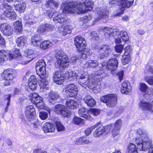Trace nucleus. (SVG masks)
<instances>
[{
	"label": "nucleus",
	"mask_w": 153,
	"mask_h": 153,
	"mask_svg": "<svg viewBox=\"0 0 153 153\" xmlns=\"http://www.w3.org/2000/svg\"><path fill=\"white\" fill-rule=\"evenodd\" d=\"M34 22L33 21H29L26 22L25 25L26 27H33Z\"/></svg>",
	"instance_id": "obj_59"
},
{
	"label": "nucleus",
	"mask_w": 153,
	"mask_h": 153,
	"mask_svg": "<svg viewBox=\"0 0 153 153\" xmlns=\"http://www.w3.org/2000/svg\"><path fill=\"white\" fill-rule=\"evenodd\" d=\"M0 30L2 33L4 35L9 36L13 33L12 27L6 23H1L0 25Z\"/></svg>",
	"instance_id": "obj_23"
},
{
	"label": "nucleus",
	"mask_w": 153,
	"mask_h": 153,
	"mask_svg": "<svg viewBox=\"0 0 153 153\" xmlns=\"http://www.w3.org/2000/svg\"><path fill=\"white\" fill-rule=\"evenodd\" d=\"M75 44L78 49V51H81L85 49L86 46L85 41L84 39L80 36H77L74 39Z\"/></svg>",
	"instance_id": "obj_19"
},
{
	"label": "nucleus",
	"mask_w": 153,
	"mask_h": 153,
	"mask_svg": "<svg viewBox=\"0 0 153 153\" xmlns=\"http://www.w3.org/2000/svg\"><path fill=\"white\" fill-rule=\"evenodd\" d=\"M99 32H104V36L106 40H108L113 36H117L115 38V42L116 44H120L122 41L126 42L128 40V36L126 31H120L116 27L111 28L109 27H101L99 28Z\"/></svg>",
	"instance_id": "obj_2"
},
{
	"label": "nucleus",
	"mask_w": 153,
	"mask_h": 153,
	"mask_svg": "<svg viewBox=\"0 0 153 153\" xmlns=\"http://www.w3.org/2000/svg\"><path fill=\"white\" fill-rule=\"evenodd\" d=\"M117 111V112L118 113V114H114V117H116L119 116L120 114L123 112V110L121 109H119Z\"/></svg>",
	"instance_id": "obj_63"
},
{
	"label": "nucleus",
	"mask_w": 153,
	"mask_h": 153,
	"mask_svg": "<svg viewBox=\"0 0 153 153\" xmlns=\"http://www.w3.org/2000/svg\"><path fill=\"white\" fill-rule=\"evenodd\" d=\"M90 36H92V39L97 40L99 39L98 35L95 31H92L90 33Z\"/></svg>",
	"instance_id": "obj_54"
},
{
	"label": "nucleus",
	"mask_w": 153,
	"mask_h": 153,
	"mask_svg": "<svg viewBox=\"0 0 153 153\" xmlns=\"http://www.w3.org/2000/svg\"><path fill=\"white\" fill-rule=\"evenodd\" d=\"M79 52L81 51V54L80 56L81 58L82 59H85L88 57L91 54V53L90 51V50L88 48L83 49L81 51H78Z\"/></svg>",
	"instance_id": "obj_40"
},
{
	"label": "nucleus",
	"mask_w": 153,
	"mask_h": 153,
	"mask_svg": "<svg viewBox=\"0 0 153 153\" xmlns=\"http://www.w3.org/2000/svg\"><path fill=\"white\" fill-rule=\"evenodd\" d=\"M2 76L4 77V79L7 81L12 80L14 77L12 72L7 70H5L4 71Z\"/></svg>",
	"instance_id": "obj_35"
},
{
	"label": "nucleus",
	"mask_w": 153,
	"mask_h": 153,
	"mask_svg": "<svg viewBox=\"0 0 153 153\" xmlns=\"http://www.w3.org/2000/svg\"><path fill=\"white\" fill-rule=\"evenodd\" d=\"M132 50V46L128 45L124 48L125 52L124 54L125 55H130Z\"/></svg>",
	"instance_id": "obj_47"
},
{
	"label": "nucleus",
	"mask_w": 153,
	"mask_h": 153,
	"mask_svg": "<svg viewBox=\"0 0 153 153\" xmlns=\"http://www.w3.org/2000/svg\"><path fill=\"white\" fill-rule=\"evenodd\" d=\"M49 100V102L53 104L59 97L58 94L56 92L51 91L48 94Z\"/></svg>",
	"instance_id": "obj_33"
},
{
	"label": "nucleus",
	"mask_w": 153,
	"mask_h": 153,
	"mask_svg": "<svg viewBox=\"0 0 153 153\" xmlns=\"http://www.w3.org/2000/svg\"><path fill=\"white\" fill-rule=\"evenodd\" d=\"M111 125H108L105 127L103 126L98 128L94 132V136L95 137H100L102 134L104 135L108 134L111 128Z\"/></svg>",
	"instance_id": "obj_15"
},
{
	"label": "nucleus",
	"mask_w": 153,
	"mask_h": 153,
	"mask_svg": "<svg viewBox=\"0 0 153 153\" xmlns=\"http://www.w3.org/2000/svg\"><path fill=\"white\" fill-rule=\"evenodd\" d=\"M45 62L43 60H40L36 63V69L37 74L41 78L46 74Z\"/></svg>",
	"instance_id": "obj_13"
},
{
	"label": "nucleus",
	"mask_w": 153,
	"mask_h": 153,
	"mask_svg": "<svg viewBox=\"0 0 153 153\" xmlns=\"http://www.w3.org/2000/svg\"><path fill=\"white\" fill-rule=\"evenodd\" d=\"M55 111L57 114H59L63 117H69L71 114L70 111L66 110L65 107L62 105L59 104L55 106Z\"/></svg>",
	"instance_id": "obj_18"
},
{
	"label": "nucleus",
	"mask_w": 153,
	"mask_h": 153,
	"mask_svg": "<svg viewBox=\"0 0 153 153\" xmlns=\"http://www.w3.org/2000/svg\"><path fill=\"white\" fill-rule=\"evenodd\" d=\"M131 135H132V137H134L132 138V141L133 140V138L140 137L141 138H143L147 137L146 132L140 128L138 129L137 130L131 131L129 134V136L130 137H132Z\"/></svg>",
	"instance_id": "obj_22"
},
{
	"label": "nucleus",
	"mask_w": 153,
	"mask_h": 153,
	"mask_svg": "<svg viewBox=\"0 0 153 153\" xmlns=\"http://www.w3.org/2000/svg\"><path fill=\"white\" fill-rule=\"evenodd\" d=\"M75 143L76 145L83 144V138L80 137L77 139L75 141Z\"/></svg>",
	"instance_id": "obj_57"
},
{
	"label": "nucleus",
	"mask_w": 153,
	"mask_h": 153,
	"mask_svg": "<svg viewBox=\"0 0 153 153\" xmlns=\"http://www.w3.org/2000/svg\"><path fill=\"white\" fill-rule=\"evenodd\" d=\"M12 8L11 7L7 4L4 5L2 9L3 13L2 15L0 16V19H5V18L4 17V16L12 20L16 19V14L13 11Z\"/></svg>",
	"instance_id": "obj_10"
},
{
	"label": "nucleus",
	"mask_w": 153,
	"mask_h": 153,
	"mask_svg": "<svg viewBox=\"0 0 153 153\" xmlns=\"http://www.w3.org/2000/svg\"><path fill=\"white\" fill-rule=\"evenodd\" d=\"M97 16L95 19V21H98L101 19L107 21L108 18L109 11L106 9H103V8H97L96 10Z\"/></svg>",
	"instance_id": "obj_14"
},
{
	"label": "nucleus",
	"mask_w": 153,
	"mask_h": 153,
	"mask_svg": "<svg viewBox=\"0 0 153 153\" xmlns=\"http://www.w3.org/2000/svg\"><path fill=\"white\" fill-rule=\"evenodd\" d=\"M40 151V153H47L46 151H40V150L39 149H35L33 151L34 153H37V152H39Z\"/></svg>",
	"instance_id": "obj_61"
},
{
	"label": "nucleus",
	"mask_w": 153,
	"mask_h": 153,
	"mask_svg": "<svg viewBox=\"0 0 153 153\" xmlns=\"http://www.w3.org/2000/svg\"><path fill=\"white\" fill-rule=\"evenodd\" d=\"M100 124V122H98L95 125L93 126L90 128L86 129L85 132V133L86 135L88 136L89 135L91 132L92 131L95 129L97 127L98 125Z\"/></svg>",
	"instance_id": "obj_45"
},
{
	"label": "nucleus",
	"mask_w": 153,
	"mask_h": 153,
	"mask_svg": "<svg viewBox=\"0 0 153 153\" xmlns=\"http://www.w3.org/2000/svg\"><path fill=\"white\" fill-rule=\"evenodd\" d=\"M117 96L114 94L106 95L100 98V100L105 103L109 107L114 106L117 104Z\"/></svg>",
	"instance_id": "obj_11"
},
{
	"label": "nucleus",
	"mask_w": 153,
	"mask_h": 153,
	"mask_svg": "<svg viewBox=\"0 0 153 153\" xmlns=\"http://www.w3.org/2000/svg\"><path fill=\"white\" fill-rule=\"evenodd\" d=\"M101 63L98 64L97 60H89L85 64L86 66L92 68L97 67L98 70L95 72L94 74H91L88 75L87 72L83 70L80 71L79 72L76 71L77 73L83 71L87 73V75L85 76L83 79H81L78 81L79 84L81 85L84 88H86L87 87L89 89L95 90H97V92L100 90V86L97 84L98 82H99L102 80L103 77V70H102L101 66L100 67Z\"/></svg>",
	"instance_id": "obj_1"
},
{
	"label": "nucleus",
	"mask_w": 153,
	"mask_h": 153,
	"mask_svg": "<svg viewBox=\"0 0 153 153\" xmlns=\"http://www.w3.org/2000/svg\"><path fill=\"white\" fill-rule=\"evenodd\" d=\"M59 4L58 3L53 0H48L46 1L45 7L48 8L46 12L45 15L49 18H51L53 15L56 13L53 10V7H58Z\"/></svg>",
	"instance_id": "obj_12"
},
{
	"label": "nucleus",
	"mask_w": 153,
	"mask_h": 153,
	"mask_svg": "<svg viewBox=\"0 0 153 153\" xmlns=\"http://www.w3.org/2000/svg\"><path fill=\"white\" fill-rule=\"evenodd\" d=\"M83 100L89 107H94L96 104L95 100L90 95L85 96L83 98Z\"/></svg>",
	"instance_id": "obj_30"
},
{
	"label": "nucleus",
	"mask_w": 153,
	"mask_h": 153,
	"mask_svg": "<svg viewBox=\"0 0 153 153\" xmlns=\"http://www.w3.org/2000/svg\"><path fill=\"white\" fill-rule=\"evenodd\" d=\"M31 95L30 99L31 102L35 104L39 108H42L44 107L42 102V98L35 93H32Z\"/></svg>",
	"instance_id": "obj_16"
},
{
	"label": "nucleus",
	"mask_w": 153,
	"mask_h": 153,
	"mask_svg": "<svg viewBox=\"0 0 153 153\" xmlns=\"http://www.w3.org/2000/svg\"><path fill=\"white\" fill-rule=\"evenodd\" d=\"M28 85L29 88L32 91L36 89L37 86V80L34 76H31L29 78Z\"/></svg>",
	"instance_id": "obj_29"
},
{
	"label": "nucleus",
	"mask_w": 153,
	"mask_h": 153,
	"mask_svg": "<svg viewBox=\"0 0 153 153\" xmlns=\"http://www.w3.org/2000/svg\"><path fill=\"white\" fill-rule=\"evenodd\" d=\"M123 74L124 73L123 71H119L117 74L119 79L120 82H121L123 79Z\"/></svg>",
	"instance_id": "obj_58"
},
{
	"label": "nucleus",
	"mask_w": 153,
	"mask_h": 153,
	"mask_svg": "<svg viewBox=\"0 0 153 153\" xmlns=\"http://www.w3.org/2000/svg\"><path fill=\"white\" fill-rule=\"evenodd\" d=\"M121 88V92L124 94H127L131 90V86L130 82L125 80L122 83Z\"/></svg>",
	"instance_id": "obj_25"
},
{
	"label": "nucleus",
	"mask_w": 153,
	"mask_h": 153,
	"mask_svg": "<svg viewBox=\"0 0 153 153\" xmlns=\"http://www.w3.org/2000/svg\"><path fill=\"white\" fill-rule=\"evenodd\" d=\"M146 80V82L149 85H153V76H149Z\"/></svg>",
	"instance_id": "obj_56"
},
{
	"label": "nucleus",
	"mask_w": 153,
	"mask_h": 153,
	"mask_svg": "<svg viewBox=\"0 0 153 153\" xmlns=\"http://www.w3.org/2000/svg\"><path fill=\"white\" fill-rule=\"evenodd\" d=\"M42 40V38L38 34H35L31 38V44L34 46L38 45Z\"/></svg>",
	"instance_id": "obj_37"
},
{
	"label": "nucleus",
	"mask_w": 153,
	"mask_h": 153,
	"mask_svg": "<svg viewBox=\"0 0 153 153\" xmlns=\"http://www.w3.org/2000/svg\"><path fill=\"white\" fill-rule=\"evenodd\" d=\"M56 124L58 131H65V127L60 122H56Z\"/></svg>",
	"instance_id": "obj_46"
},
{
	"label": "nucleus",
	"mask_w": 153,
	"mask_h": 153,
	"mask_svg": "<svg viewBox=\"0 0 153 153\" xmlns=\"http://www.w3.org/2000/svg\"><path fill=\"white\" fill-rule=\"evenodd\" d=\"M55 56L60 67L65 68L68 66L69 59L68 56L61 49H60L56 51Z\"/></svg>",
	"instance_id": "obj_9"
},
{
	"label": "nucleus",
	"mask_w": 153,
	"mask_h": 153,
	"mask_svg": "<svg viewBox=\"0 0 153 153\" xmlns=\"http://www.w3.org/2000/svg\"><path fill=\"white\" fill-rule=\"evenodd\" d=\"M14 28L18 33H21L22 30V25L21 21H17L14 23Z\"/></svg>",
	"instance_id": "obj_38"
},
{
	"label": "nucleus",
	"mask_w": 153,
	"mask_h": 153,
	"mask_svg": "<svg viewBox=\"0 0 153 153\" xmlns=\"http://www.w3.org/2000/svg\"><path fill=\"white\" fill-rule=\"evenodd\" d=\"M53 25L48 23L40 26L38 28V32L42 34H45L53 31L54 29Z\"/></svg>",
	"instance_id": "obj_21"
},
{
	"label": "nucleus",
	"mask_w": 153,
	"mask_h": 153,
	"mask_svg": "<svg viewBox=\"0 0 153 153\" xmlns=\"http://www.w3.org/2000/svg\"><path fill=\"white\" fill-rule=\"evenodd\" d=\"M91 19L92 17L90 15H88V16H84L82 19L83 23L85 24L87 23V25H86L87 26H90L93 24H89V22H90Z\"/></svg>",
	"instance_id": "obj_44"
},
{
	"label": "nucleus",
	"mask_w": 153,
	"mask_h": 153,
	"mask_svg": "<svg viewBox=\"0 0 153 153\" xmlns=\"http://www.w3.org/2000/svg\"><path fill=\"white\" fill-rule=\"evenodd\" d=\"M87 73L83 71L77 73L75 71H68L65 74L60 71H56L53 75V80L56 84L61 85L63 82L64 79L69 81L75 80V79H83L87 76Z\"/></svg>",
	"instance_id": "obj_3"
},
{
	"label": "nucleus",
	"mask_w": 153,
	"mask_h": 153,
	"mask_svg": "<svg viewBox=\"0 0 153 153\" xmlns=\"http://www.w3.org/2000/svg\"><path fill=\"white\" fill-rule=\"evenodd\" d=\"M120 129L114 128L112 132V135L113 137H115L117 135L119 132Z\"/></svg>",
	"instance_id": "obj_55"
},
{
	"label": "nucleus",
	"mask_w": 153,
	"mask_h": 153,
	"mask_svg": "<svg viewBox=\"0 0 153 153\" xmlns=\"http://www.w3.org/2000/svg\"><path fill=\"white\" fill-rule=\"evenodd\" d=\"M41 80L39 82V86L42 91H45V90L49 89L48 82L45 78L42 77Z\"/></svg>",
	"instance_id": "obj_32"
},
{
	"label": "nucleus",
	"mask_w": 153,
	"mask_h": 153,
	"mask_svg": "<svg viewBox=\"0 0 153 153\" xmlns=\"http://www.w3.org/2000/svg\"><path fill=\"white\" fill-rule=\"evenodd\" d=\"M48 113L45 111H41L39 113V116L40 119L44 120L46 119L48 117Z\"/></svg>",
	"instance_id": "obj_50"
},
{
	"label": "nucleus",
	"mask_w": 153,
	"mask_h": 153,
	"mask_svg": "<svg viewBox=\"0 0 153 153\" xmlns=\"http://www.w3.org/2000/svg\"><path fill=\"white\" fill-rule=\"evenodd\" d=\"M25 55H26V60L23 61L21 63L23 64H26L30 61L35 57L37 56V54L36 52L31 49H26L25 51Z\"/></svg>",
	"instance_id": "obj_20"
},
{
	"label": "nucleus",
	"mask_w": 153,
	"mask_h": 153,
	"mask_svg": "<svg viewBox=\"0 0 153 153\" xmlns=\"http://www.w3.org/2000/svg\"><path fill=\"white\" fill-rule=\"evenodd\" d=\"M139 106L143 110H147L153 111V105L145 100H140L139 103Z\"/></svg>",
	"instance_id": "obj_26"
},
{
	"label": "nucleus",
	"mask_w": 153,
	"mask_h": 153,
	"mask_svg": "<svg viewBox=\"0 0 153 153\" xmlns=\"http://www.w3.org/2000/svg\"><path fill=\"white\" fill-rule=\"evenodd\" d=\"M110 50L109 46L108 45H104L99 50L100 53V58L101 59L104 58L105 57H107L110 53Z\"/></svg>",
	"instance_id": "obj_28"
},
{
	"label": "nucleus",
	"mask_w": 153,
	"mask_h": 153,
	"mask_svg": "<svg viewBox=\"0 0 153 153\" xmlns=\"http://www.w3.org/2000/svg\"><path fill=\"white\" fill-rule=\"evenodd\" d=\"M124 48L123 45L120 44L116 45L114 47L115 51L117 53H121L123 51Z\"/></svg>",
	"instance_id": "obj_48"
},
{
	"label": "nucleus",
	"mask_w": 153,
	"mask_h": 153,
	"mask_svg": "<svg viewBox=\"0 0 153 153\" xmlns=\"http://www.w3.org/2000/svg\"><path fill=\"white\" fill-rule=\"evenodd\" d=\"M43 130L45 133L53 132L55 130V128L52 123L46 122L43 125Z\"/></svg>",
	"instance_id": "obj_31"
},
{
	"label": "nucleus",
	"mask_w": 153,
	"mask_h": 153,
	"mask_svg": "<svg viewBox=\"0 0 153 153\" xmlns=\"http://www.w3.org/2000/svg\"><path fill=\"white\" fill-rule=\"evenodd\" d=\"M26 42V38L24 36H20L18 37L16 40V43L17 46L20 48L23 47Z\"/></svg>",
	"instance_id": "obj_36"
},
{
	"label": "nucleus",
	"mask_w": 153,
	"mask_h": 153,
	"mask_svg": "<svg viewBox=\"0 0 153 153\" xmlns=\"http://www.w3.org/2000/svg\"><path fill=\"white\" fill-rule=\"evenodd\" d=\"M148 149H149V151L148 153H153V145L151 146Z\"/></svg>",
	"instance_id": "obj_64"
},
{
	"label": "nucleus",
	"mask_w": 153,
	"mask_h": 153,
	"mask_svg": "<svg viewBox=\"0 0 153 153\" xmlns=\"http://www.w3.org/2000/svg\"><path fill=\"white\" fill-rule=\"evenodd\" d=\"M78 59H76V57H73L71 58V62H72L73 63H74L78 61Z\"/></svg>",
	"instance_id": "obj_62"
},
{
	"label": "nucleus",
	"mask_w": 153,
	"mask_h": 153,
	"mask_svg": "<svg viewBox=\"0 0 153 153\" xmlns=\"http://www.w3.org/2000/svg\"><path fill=\"white\" fill-rule=\"evenodd\" d=\"M35 109L32 105L27 106L25 110V114L28 120L33 124L34 127H37L38 126V120L35 116Z\"/></svg>",
	"instance_id": "obj_8"
},
{
	"label": "nucleus",
	"mask_w": 153,
	"mask_h": 153,
	"mask_svg": "<svg viewBox=\"0 0 153 153\" xmlns=\"http://www.w3.org/2000/svg\"><path fill=\"white\" fill-rule=\"evenodd\" d=\"M11 95L10 94L6 95L5 98L6 99V100L7 101V105L5 108V111L6 112H7L8 110V107L10 105V100Z\"/></svg>",
	"instance_id": "obj_51"
},
{
	"label": "nucleus",
	"mask_w": 153,
	"mask_h": 153,
	"mask_svg": "<svg viewBox=\"0 0 153 153\" xmlns=\"http://www.w3.org/2000/svg\"><path fill=\"white\" fill-rule=\"evenodd\" d=\"M73 122L74 124L79 125L82 122V120L79 117H75L73 119Z\"/></svg>",
	"instance_id": "obj_53"
},
{
	"label": "nucleus",
	"mask_w": 153,
	"mask_h": 153,
	"mask_svg": "<svg viewBox=\"0 0 153 153\" xmlns=\"http://www.w3.org/2000/svg\"><path fill=\"white\" fill-rule=\"evenodd\" d=\"M101 66L102 70H103V76L106 75L108 71L115 70L118 66V62L117 59L115 58L110 59L108 63L104 62L100 64V67Z\"/></svg>",
	"instance_id": "obj_5"
},
{
	"label": "nucleus",
	"mask_w": 153,
	"mask_h": 153,
	"mask_svg": "<svg viewBox=\"0 0 153 153\" xmlns=\"http://www.w3.org/2000/svg\"><path fill=\"white\" fill-rule=\"evenodd\" d=\"M131 60V57L130 55H125L124 54L122 56L121 61L123 64L125 65L128 64Z\"/></svg>",
	"instance_id": "obj_43"
},
{
	"label": "nucleus",
	"mask_w": 153,
	"mask_h": 153,
	"mask_svg": "<svg viewBox=\"0 0 153 153\" xmlns=\"http://www.w3.org/2000/svg\"><path fill=\"white\" fill-rule=\"evenodd\" d=\"M52 46V43L49 40H45L42 42L40 44V48L42 49L45 50L50 48Z\"/></svg>",
	"instance_id": "obj_39"
},
{
	"label": "nucleus",
	"mask_w": 153,
	"mask_h": 153,
	"mask_svg": "<svg viewBox=\"0 0 153 153\" xmlns=\"http://www.w3.org/2000/svg\"><path fill=\"white\" fill-rule=\"evenodd\" d=\"M139 89L143 93H146L147 91V93H150L151 91L149 93V90L150 91V89H152L151 88L149 89L148 86L146 85L144 83H141L140 85Z\"/></svg>",
	"instance_id": "obj_42"
},
{
	"label": "nucleus",
	"mask_w": 153,
	"mask_h": 153,
	"mask_svg": "<svg viewBox=\"0 0 153 153\" xmlns=\"http://www.w3.org/2000/svg\"><path fill=\"white\" fill-rule=\"evenodd\" d=\"M89 113L94 116H97L100 114V111L99 109H98L92 108L89 111Z\"/></svg>",
	"instance_id": "obj_52"
},
{
	"label": "nucleus",
	"mask_w": 153,
	"mask_h": 153,
	"mask_svg": "<svg viewBox=\"0 0 153 153\" xmlns=\"http://www.w3.org/2000/svg\"><path fill=\"white\" fill-rule=\"evenodd\" d=\"M83 138V144H88L91 142V140H89L88 139H86L85 137H82Z\"/></svg>",
	"instance_id": "obj_60"
},
{
	"label": "nucleus",
	"mask_w": 153,
	"mask_h": 153,
	"mask_svg": "<svg viewBox=\"0 0 153 153\" xmlns=\"http://www.w3.org/2000/svg\"><path fill=\"white\" fill-rule=\"evenodd\" d=\"M89 110L85 107L80 108L78 111L79 115L89 120H92L93 118L89 115Z\"/></svg>",
	"instance_id": "obj_27"
},
{
	"label": "nucleus",
	"mask_w": 153,
	"mask_h": 153,
	"mask_svg": "<svg viewBox=\"0 0 153 153\" xmlns=\"http://www.w3.org/2000/svg\"><path fill=\"white\" fill-rule=\"evenodd\" d=\"M14 58L19 60L22 59V56L19 50L15 49L13 53H10L8 51L0 50V62L6 61L8 59L11 60Z\"/></svg>",
	"instance_id": "obj_4"
},
{
	"label": "nucleus",
	"mask_w": 153,
	"mask_h": 153,
	"mask_svg": "<svg viewBox=\"0 0 153 153\" xmlns=\"http://www.w3.org/2000/svg\"><path fill=\"white\" fill-rule=\"evenodd\" d=\"M134 0H110L109 3L111 6H120L121 12H118L116 15L119 16L122 14L125 9L128 8L132 6L133 4Z\"/></svg>",
	"instance_id": "obj_6"
},
{
	"label": "nucleus",
	"mask_w": 153,
	"mask_h": 153,
	"mask_svg": "<svg viewBox=\"0 0 153 153\" xmlns=\"http://www.w3.org/2000/svg\"><path fill=\"white\" fill-rule=\"evenodd\" d=\"M122 125V121L121 119H119L117 120L114 125H112V124H110L109 125H111V127L112 126V127H114V128H117L118 129H120L121 126Z\"/></svg>",
	"instance_id": "obj_49"
},
{
	"label": "nucleus",
	"mask_w": 153,
	"mask_h": 153,
	"mask_svg": "<svg viewBox=\"0 0 153 153\" xmlns=\"http://www.w3.org/2000/svg\"><path fill=\"white\" fill-rule=\"evenodd\" d=\"M128 153H138L137 149L134 143H130L128 147Z\"/></svg>",
	"instance_id": "obj_41"
},
{
	"label": "nucleus",
	"mask_w": 153,
	"mask_h": 153,
	"mask_svg": "<svg viewBox=\"0 0 153 153\" xmlns=\"http://www.w3.org/2000/svg\"><path fill=\"white\" fill-rule=\"evenodd\" d=\"M14 7L16 10L20 13L24 12L26 7V4L25 1L20 0L16 1Z\"/></svg>",
	"instance_id": "obj_24"
},
{
	"label": "nucleus",
	"mask_w": 153,
	"mask_h": 153,
	"mask_svg": "<svg viewBox=\"0 0 153 153\" xmlns=\"http://www.w3.org/2000/svg\"><path fill=\"white\" fill-rule=\"evenodd\" d=\"M66 106L69 108L74 109L78 106V104L75 101L72 100H68L66 102Z\"/></svg>",
	"instance_id": "obj_34"
},
{
	"label": "nucleus",
	"mask_w": 153,
	"mask_h": 153,
	"mask_svg": "<svg viewBox=\"0 0 153 153\" xmlns=\"http://www.w3.org/2000/svg\"><path fill=\"white\" fill-rule=\"evenodd\" d=\"M132 142L137 144V148L140 150L145 151L153 145L151 140L146 137L143 138L140 137L133 138Z\"/></svg>",
	"instance_id": "obj_7"
},
{
	"label": "nucleus",
	"mask_w": 153,
	"mask_h": 153,
	"mask_svg": "<svg viewBox=\"0 0 153 153\" xmlns=\"http://www.w3.org/2000/svg\"><path fill=\"white\" fill-rule=\"evenodd\" d=\"M65 90L67 93H69L71 97H74L78 93V88L74 84H70L66 86Z\"/></svg>",
	"instance_id": "obj_17"
}]
</instances>
